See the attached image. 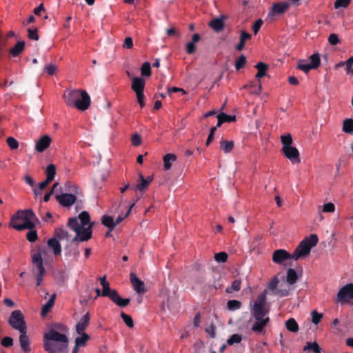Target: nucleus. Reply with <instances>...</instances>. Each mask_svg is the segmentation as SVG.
<instances>
[{"instance_id":"nucleus-11","label":"nucleus","mask_w":353,"mask_h":353,"mask_svg":"<svg viewBox=\"0 0 353 353\" xmlns=\"http://www.w3.org/2000/svg\"><path fill=\"white\" fill-rule=\"evenodd\" d=\"M31 262L34 268L37 269L36 274L37 285L39 286L43 281V277L46 274V269L43 266V261L40 257L39 253H31Z\"/></svg>"},{"instance_id":"nucleus-51","label":"nucleus","mask_w":353,"mask_h":353,"mask_svg":"<svg viewBox=\"0 0 353 353\" xmlns=\"http://www.w3.org/2000/svg\"><path fill=\"white\" fill-rule=\"evenodd\" d=\"M26 237H27V239L32 243V242H34L37 239V231L33 229H31V230H29V231L28 232L27 234H26Z\"/></svg>"},{"instance_id":"nucleus-45","label":"nucleus","mask_w":353,"mask_h":353,"mask_svg":"<svg viewBox=\"0 0 353 353\" xmlns=\"http://www.w3.org/2000/svg\"><path fill=\"white\" fill-rule=\"evenodd\" d=\"M121 317L126 324V325L129 327H132L134 326V323L132 317L128 314H126L125 312H121Z\"/></svg>"},{"instance_id":"nucleus-10","label":"nucleus","mask_w":353,"mask_h":353,"mask_svg":"<svg viewBox=\"0 0 353 353\" xmlns=\"http://www.w3.org/2000/svg\"><path fill=\"white\" fill-rule=\"evenodd\" d=\"M9 324L21 333L27 332L24 316L20 310L13 311L9 319Z\"/></svg>"},{"instance_id":"nucleus-54","label":"nucleus","mask_w":353,"mask_h":353,"mask_svg":"<svg viewBox=\"0 0 353 353\" xmlns=\"http://www.w3.org/2000/svg\"><path fill=\"white\" fill-rule=\"evenodd\" d=\"M328 42L330 45L336 46L339 43L340 40L336 34L332 33L328 37Z\"/></svg>"},{"instance_id":"nucleus-18","label":"nucleus","mask_w":353,"mask_h":353,"mask_svg":"<svg viewBox=\"0 0 353 353\" xmlns=\"http://www.w3.org/2000/svg\"><path fill=\"white\" fill-rule=\"evenodd\" d=\"M45 350L50 353H61L67 349L65 344L58 343L57 341L45 340Z\"/></svg>"},{"instance_id":"nucleus-19","label":"nucleus","mask_w":353,"mask_h":353,"mask_svg":"<svg viewBox=\"0 0 353 353\" xmlns=\"http://www.w3.org/2000/svg\"><path fill=\"white\" fill-rule=\"evenodd\" d=\"M52 143V139L51 137L48 135L45 134L42 137H41L35 143V150L38 152H44L49 146Z\"/></svg>"},{"instance_id":"nucleus-34","label":"nucleus","mask_w":353,"mask_h":353,"mask_svg":"<svg viewBox=\"0 0 353 353\" xmlns=\"http://www.w3.org/2000/svg\"><path fill=\"white\" fill-rule=\"evenodd\" d=\"M251 37V34L245 31H242L240 37V41L236 46V49L241 51L243 49L245 41Z\"/></svg>"},{"instance_id":"nucleus-20","label":"nucleus","mask_w":353,"mask_h":353,"mask_svg":"<svg viewBox=\"0 0 353 353\" xmlns=\"http://www.w3.org/2000/svg\"><path fill=\"white\" fill-rule=\"evenodd\" d=\"M292 259V254L285 250L279 249L273 252L272 261L277 264H281L283 262Z\"/></svg>"},{"instance_id":"nucleus-14","label":"nucleus","mask_w":353,"mask_h":353,"mask_svg":"<svg viewBox=\"0 0 353 353\" xmlns=\"http://www.w3.org/2000/svg\"><path fill=\"white\" fill-rule=\"evenodd\" d=\"M255 68L258 70L255 76V78L257 80V90L256 91H252V93L258 95L261 92V79L266 75L268 65L263 62H259L255 65Z\"/></svg>"},{"instance_id":"nucleus-25","label":"nucleus","mask_w":353,"mask_h":353,"mask_svg":"<svg viewBox=\"0 0 353 353\" xmlns=\"http://www.w3.org/2000/svg\"><path fill=\"white\" fill-rule=\"evenodd\" d=\"M19 343L24 352L28 353L30 351V339L27 336L26 332L21 333L19 336Z\"/></svg>"},{"instance_id":"nucleus-36","label":"nucleus","mask_w":353,"mask_h":353,"mask_svg":"<svg viewBox=\"0 0 353 353\" xmlns=\"http://www.w3.org/2000/svg\"><path fill=\"white\" fill-rule=\"evenodd\" d=\"M241 279H235L232 283L231 286L228 287L225 290L227 293H232L234 292H238L241 290Z\"/></svg>"},{"instance_id":"nucleus-46","label":"nucleus","mask_w":353,"mask_h":353,"mask_svg":"<svg viewBox=\"0 0 353 353\" xmlns=\"http://www.w3.org/2000/svg\"><path fill=\"white\" fill-rule=\"evenodd\" d=\"M351 2V0H336L334 2V8L339 9L341 8H347Z\"/></svg>"},{"instance_id":"nucleus-63","label":"nucleus","mask_w":353,"mask_h":353,"mask_svg":"<svg viewBox=\"0 0 353 353\" xmlns=\"http://www.w3.org/2000/svg\"><path fill=\"white\" fill-rule=\"evenodd\" d=\"M168 92L170 94L172 92H181L183 94H186V91L183 90V88H179L177 87H172L170 88H168Z\"/></svg>"},{"instance_id":"nucleus-7","label":"nucleus","mask_w":353,"mask_h":353,"mask_svg":"<svg viewBox=\"0 0 353 353\" xmlns=\"http://www.w3.org/2000/svg\"><path fill=\"white\" fill-rule=\"evenodd\" d=\"M321 64L320 54L318 52L310 55L307 59H299L296 61V68L305 73L311 70L316 69Z\"/></svg>"},{"instance_id":"nucleus-8","label":"nucleus","mask_w":353,"mask_h":353,"mask_svg":"<svg viewBox=\"0 0 353 353\" xmlns=\"http://www.w3.org/2000/svg\"><path fill=\"white\" fill-rule=\"evenodd\" d=\"M145 81L142 77H134L132 79L131 88L135 92L137 100L141 108L145 106L144 88Z\"/></svg>"},{"instance_id":"nucleus-29","label":"nucleus","mask_w":353,"mask_h":353,"mask_svg":"<svg viewBox=\"0 0 353 353\" xmlns=\"http://www.w3.org/2000/svg\"><path fill=\"white\" fill-rule=\"evenodd\" d=\"M25 48L24 41H18L13 48L10 50V54L13 57H17Z\"/></svg>"},{"instance_id":"nucleus-24","label":"nucleus","mask_w":353,"mask_h":353,"mask_svg":"<svg viewBox=\"0 0 353 353\" xmlns=\"http://www.w3.org/2000/svg\"><path fill=\"white\" fill-rule=\"evenodd\" d=\"M177 159V157L174 154L169 153L166 154L163 156V168L165 170H169L174 162H175Z\"/></svg>"},{"instance_id":"nucleus-40","label":"nucleus","mask_w":353,"mask_h":353,"mask_svg":"<svg viewBox=\"0 0 353 353\" xmlns=\"http://www.w3.org/2000/svg\"><path fill=\"white\" fill-rule=\"evenodd\" d=\"M307 350H312L315 353L321 352V348L319 347L316 342H307L306 346H305L303 348L304 351H306Z\"/></svg>"},{"instance_id":"nucleus-47","label":"nucleus","mask_w":353,"mask_h":353,"mask_svg":"<svg viewBox=\"0 0 353 353\" xmlns=\"http://www.w3.org/2000/svg\"><path fill=\"white\" fill-rule=\"evenodd\" d=\"M6 142L11 150L17 149L19 147V143H18L17 140L16 139H14V137H8Z\"/></svg>"},{"instance_id":"nucleus-31","label":"nucleus","mask_w":353,"mask_h":353,"mask_svg":"<svg viewBox=\"0 0 353 353\" xmlns=\"http://www.w3.org/2000/svg\"><path fill=\"white\" fill-rule=\"evenodd\" d=\"M210 26L215 31L219 32L223 30L224 23L222 19L216 18L210 22Z\"/></svg>"},{"instance_id":"nucleus-43","label":"nucleus","mask_w":353,"mask_h":353,"mask_svg":"<svg viewBox=\"0 0 353 353\" xmlns=\"http://www.w3.org/2000/svg\"><path fill=\"white\" fill-rule=\"evenodd\" d=\"M242 341V336L239 334H232L228 340L227 343L229 345H232L234 343H239Z\"/></svg>"},{"instance_id":"nucleus-9","label":"nucleus","mask_w":353,"mask_h":353,"mask_svg":"<svg viewBox=\"0 0 353 353\" xmlns=\"http://www.w3.org/2000/svg\"><path fill=\"white\" fill-rule=\"evenodd\" d=\"M102 287L103 290L101 292V296L109 297L110 299L115 304H117L118 306L123 307L127 306L130 303V299H122L118 294L117 290H112L110 288L109 284Z\"/></svg>"},{"instance_id":"nucleus-64","label":"nucleus","mask_w":353,"mask_h":353,"mask_svg":"<svg viewBox=\"0 0 353 353\" xmlns=\"http://www.w3.org/2000/svg\"><path fill=\"white\" fill-rule=\"evenodd\" d=\"M279 283V280L277 278H274V279H272L270 282V284H269V288L270 290H274L276 289L277 285Z\"/></svg>"},{"instance_id":"nucleus-60","label":"nucleus","mask_w":353,"mask_h":353,"mask_svg":"<svg viewBox=\"0 0 353 353\" xmlns=\"http://www.w3.org/2000/svg\"><path fill=\"white\" fill-rule=\"evenodd\" d=\"M205 332L210 336L212 338H215L216 336V327L214 324H211L210 327L205 328Z\"/></svg>"},{"instance_id":"nucleus-37","label":"nucleus","mask_w":353,"mask_h":353,"mask_svg":"<svg viewBox=\"0 0 353 353\" xmlns=\"http://www.w3.org/2000/svg\"><path fill=\"white\" fill-rule=\"evenodd\" d=\"M81 336H78L75 339V344L77 346L84 347L86 345V342L90 339V336L86 333L79 334Z\"/></svg>"},{"instance_id":"nucleus-15","label":"nucleus","mask_w":353,"mask_h":353,"mask_svg":"<svg viewBox=\"0 0 353 353\" xmlns=\"http://www.w3.org/2000/svg\"><path fill=\"white\" fill-rule=\"evenodd\" d=\"M316 244H299L292 254V259L298 260L307 256L311 252L312 248Z\"/></svg>"},{"instance_id":"nucleus-49","label":"nucleus","mask_w":353,"mask_h":353,"mask_svg":"<svg viewBox=\"0 0 353 353\" xmlns=\"http://www.w3.org/2000/svg\"><path fill=\"white\" fill-rule=\"evenodd\" d=\"M319 238L316 234H311L305 236L300 243H318Z\"/></svg>"},{"instance_id":"nucleus-6","label":"nucleus","mask_w":353,"mask_h":353,"mask_svg":"<svg viewBox=\"0 0 353 353\" xmlns=\"http://www.w3.org/2000/svg\"><path fill=\"white\" fill-rule=\"evenodd\" d=\"M31 253H39L40 257L43 260H46L52 252L54 255H60L61 252V244H42L41 245H36L32 246Z\"/></svg>"},{"instance_id":"nucleus-48","label":"nucleus","mask_w":353,"mask_h":353,"mask_svg":"<svg viewBox=\"0 0 353 353\" xmlns=\"http://www.w3.org/2000/svg\"><path fill=\"white\" fill-rule=\"evenodd\" d=\"M228 254L225 252H220L215 254V260L219 263H225L228 259Z\"/></svg>"},{"instance_id":"nucleus-33","label":"nucleus","mask_w":353,"mask_h":353,"mask_svg":"<svg viewBox=\"0 0 353 353\" xmlns=\"http://www.w3.org/2000/svg\"><path fill=\"white\" fill-rule=\"evenodd\" d=\"M297 279L298 275L296 272L292 268H289L287 272L286 281L290 285H293L296 282Z\"/></svg>"},{"instance_id":"nucleus-17","label":"nucleus","mask_w":353,"mask_h":353,"mask_svg":"<svg viewBox=\"0 0 353 353\" xmlns=\"http://www.w3.org/2000/svg\"><path fill=\"white\" fill-rule=\"evenodd\" d=\"M56 199L61 205L69 208L76 202L77 197L73 194L62 193L56 195Z\"/></svg>"},{"instance_id":"nucleus-42","label":"nucleus","mask_w":353,"mask_h":353,"mask_svg":"<svg viewBox=\"0 0 353 353\" xmlns=\"http://www.w3.org/2000/svg\"><path fill=\"white\" fill-rule=\"evenodd\" d=\"M345 63L346 74L347 75L353 76V57H350L345 61Z\"/></svg>"},{"instance_id":"nucleus-3","label":"nucleus","mask_w":353,"mask_h":353,"mask_svg":"<svg viewBox=\"0 0 353 353\" xmlns=\"http://www.w3.org/2000/svg\"><path fill=\"white\" fill-rule=\"evenodd\" d=\"M63 97L68 106L74 107L81 111L88 110L91 103L90 97L85 90H67Z\"/></svg>"},{"instance_id":"nucleus-27","label":"nucleus","mask_w":353,"mask_h":353,"mask_svg":"<svg viewBox=\"0 0 353 353\" xmlns=\"http://www.w3.org/2000/svg\"><path fill=\"white\" fill-rule=\"evenodd\" d=\"M54 300H55V294H52L50 298L48 299V301L45 303V305L43 306L41 314L43 316H45L50 310V309L53 307L54 304Z\"/></svg>"},{"instance_id":"nucleus-16","label":"nucleus","mask_w":353,"mask_h":353,"mask_svg":"<svg viewBox=\"0 0 353 353\" xmlns=\"http://www.w3.org/2000/svg\"><path fill=\"white\" fill-rule=\"evenodd\" d=\"M45 340L57 341L61 344H65L68 346V339L65 334L59 333L58 331L51 329L44 335Z\"/></svg>"},{"instance_id":"nucleus-44","label":"nucleus","mask_w":353,"mask_h":353,"mask_svg":"<svg viewBox=\"0 0 353 353\" xmlns=\"http://www.w3.org/2000/svg\"><path fill=\"white\" fill-rule=\"evenodd\" d=\"M246 63V57L242 54L235 61V68L239 70L243 68Z\"/></svg>"},{"instance_id":"nucleus-22","label":"nucleus","mask_w":353,"mask_h":353,"mask_svg":"<svg viewBox=\"0 0 353 353\" xmlns=\"http://www.w3.org/2000/svg\"><path fill=\"white\" fill-rule=\"evenodd\" d=\"M130 282L134 290L139 294H143L146 290L145 288L144 283L139 279L134 273L131 272L130 274Z\"/></svg>"},{"instance_id":"nucleus-26","label":"nucleus","mask_w":353,"mask_h":353,"mask_svg":"<svg viewBox=\"0 0 353 353\" xmlns=\"http://www.w3.org/2000/svg\"><path fill=\"white\" fill-rule=\"evenodd\" d=\"M221 150L225 153H230L234 149V141L221 140L219 142Z\"/></svg>"},{"instance_id":"nucleus-12","label":"nucleus","mask_w":353,"mask_h":353,"mask_svg":"<svg viewBox=\"0 0 353 353\" xmlns=\"http://www.w3.org/2000/svg\"><path fill=\"white\" fill-rule=\"evenodd\" d=\"M353 300V283H347L343 286L337 293L336 302L341 304Z\"/></svg>"},{"instance_id":"nucleus-35","label":"nucleus","mask_w":353,"mask_h":353,"mask_svg":"<svg viewBox=\"0 0 353 353\" xmlns=\"http://www.w3.org/2000/svg\"><path fill=\"white\" fill-rule=\"evenodd\" d=\"M285 327L288 330L292 332L295 333L299 331V325L293 318H290L285 322Z\"/></svg>"},{"instance_id":"nucleus-5","label":"nucleus","mask_w":353,"mask_h":353,"mask_svg":"<svg viewBox=\"0 0 353 353\" xmlns=\"http://www.w3.org/2000/svg\"><path fill=\"white\" fill-rule=\"evenodd\" d=\"M281 142L282 144L281 152L286 159L292 164H299L301 163L300 153L298 149L292 145L293 139L290 133H286L281 136Z\"/></svg>"},{"instance_id":"nucleus-58","label":"nucleus","mask_w":353,"mask_h":353,"mask_svg":"<svg viewBox=\"0 0 353 353\" xmlns=\"http://www.w3.org/2000/svg\"><path fill=\"white\" fill-rule=\"evenodd\" d=\"M1 345L6 347H10L13 345V339L10 336L4 337L1 341Z\"/></svg>"},{"instance_id":"nucleus-4","label":"nucleus","mask_w":353,"mask_h":353,"mask_svg":"<svg viewBox=\"0 0 353 353\" xmlns=\"http://www.w3.org/2000/svg\"><path fill=\"white\" fill-rule=\"evenodd\" d=\"M34 219V213L31 209L19 210L12 216L10 225L19 231L31 230L35 227Z\"/></svg>"},{"instance_id":"nucleus-28","label":"nucleus","mask_w":353,"mask_h":353,"mask_svg":"<svg viewBox=\"0 0 353 353\" xmlns=\"http://www.w3.org/2000/svg\"><path fill=\"white\" fill-rule=\"evenodd\" d=\"M217 119H218L217 126H221L223 123H225V122L230 123V122L235 121L234 116L228 115V114L223 113V112L218 114Z\"/></svg>"},{"instance_id":"nucleus-13","label":"nucleus","mask_w":353,"mask_h":353,"mask_svg":"<svg viewBox=\"0 0 353 353\" xmlns=\"http://www.w3.org/2000/svg\"><path fill=\"white\" fill-rule=\"evenodd\" d=\"M290 7V3L286 1H281L273 3L271 10L268 14V18L270 20H274V17L279 16L285 13Z\"/></svg>"},{"instance_id":"nucleus-53","label":"nucleus","mask_w":353,"mask_h":353,"mask_svg":"<svg viewBox=\"0 0 353 353\" xmlns=\"http://www.w3.org/2000/svg\"><path fill=\"white\" fill-rule=\"evenodd\" d=\"M335 211V205L333 203L329 202L325 203L323 206V212H334Z\"/></svg>"},{"instance_id":"nucleus-23","label":"nucleus","mask_w":353,"mask_h":353,"mask_svg":"<svg viewBox=\"0 0 353 353\" xmlns=\"http://www.w3.org/2000/svg\"><path fill=\"white\" fill-rule=\"evenodd\" d=\"M90 320V315L87 312L83 315L76 325V332L78 334L85 333V330L88 326Z\"/></svg>"},{"instance_id":"nucleus-62","label":"nucleus","mask_w":353,"mask_h":353,"mask_svg":"<svg viewBox=\"0 0 353 353\" xmlns=\"http://www.w3.org/2000/svg\"><path fill=\"white\" fill-rule=\"evenodd\" d=\"M123 47L126 49H131L133 47V41L131 37H126L124 40Z\"/></svg>"},{"instance_id":"nucleus-56","label":"nucleus","mask_w":353,"mask_h":353,"mask_svg":"<svg viewBox=\"0 0 353 353\" xmlns=\"http://www.w3.org/2000/svg\"><path fill=\"white\" fill-rule=\"evenodd\" d=\"M57 70V68L54 64H48L45 67V70L49 75H54Z\"/></svg>"},{"instance_id":"nucleus-55","label":"nucleus","mask_w":353,"mask_h":353,"mask_svg":"<svg viewBox=\"0 0 353 353\" xmlns=\"http://www.w3.org/2000/svg\"><path fill=\"white\" fill-rule=\"evenodd\" d=\"M263 23V21L261 19H259L256 21H255V22L254 23V24L252 25V27L254 34H256L258 33V32L260 30V28H261Z\"/></svg>"},{"instance_id":"nucleus-41","label":"nucleus","mask_w":353,"mask_h":353,"mask_svg":"<svg viewBox=\"0 0 353 353\" xmlns=\"http://www.w3.org/2000/svg\"><path fill=\"white\" fill-rule=\"evenodd\" d=\"M141 74L145 77L151 76V65L149 62L146 61L143 63L141 68Z\"/></svg>"},{"instance_id":"nucleus-59","label":"nucleus","mask_w":353,"mask_h":353,"mask_svg":"<svg viewBox=\"0 0 353 353\" xmlns=\"http://www.w3.org/2000/svg\"><path fill=\"white\" fill-rule=\"evenodd\" d=\"M132 143L134 146H139L141 143V137L138 134H134L132 137Z\"/></svg>"},{"instance_id":"nucleus-39","label":"nucleus","mask_w":353,"mask_h":353,"mask_svg":"<svg viewBox=\"0 0 353 353\" xmlns=\"http://www.w3.org/2000/svg\"><path fill=\"white\" fill-rule=\"evenodd\" d=\"M242 306V303L238 300H229L227 303V307L230 311L239 310Z\"/></svg>"},{"instance_id":"nucleus-21","label":"nucleus","mask_w":353,"mask_h":353,"mask_svg":"<svg viewBox=\"0 0 353 353\" xmlns=\"http://www.w3.org/2000/svg\"><path fill=\"white\" fill-rule=\"evenodd\" d=\"M139 181L136 185L132 186V189L136 192H145L152 181L153 179L152 176H148L147 178H145L142 174H139Z\"/></svg>"},{"instance_id":"nucleus-30","label":"nucleus","mask_w":353,"mask_h":353,"mask_svg":"<svg viewBox=\"0 0 353 353\" xmlns=\"http://www.w3.org/2000/svg\"><path fill=\"white\" fill-rule=\"evenodd\" d=\"M343 132L353 134V119H346L343 122Z\"/></svg>"},{"instance_id":"nucleus-50","label":"nucleus","mask_w":353,"mask_h":353,"mask_svg":"<svg viewBox=\"0 0 353 353\" xmlns=\"http://www.w3.org/2000/svg\"><path fill=\"white\" fill-rule=\"evenodd\" d=\"M66 188L69 191H71L77 194H80L81 193V188L77 186L76 184L68 182L66 185Z\"/></svg>"},{"instance_id":"nucleus-38","label":"nucleus","mask_w":353,"mask_h":353,"mask_svg":"<svg viewBox=\"0 0 353 353\" xmlns=\"http://www.w3.org/2000/svg\"><path fill=\"white\" fill-rule=\"evenodd\" d=\"M46 179L48 181H52L56 175V168L53 164H50L47 166L46 170Z\"/></svg>"},{"instance_id":"nucleus-32","label":"nucleus","mask_w":353,"mask_h":353,"mask_svg":"<svg viewBox=\"0 0 353 353\" xmlns=\"http://www.w3.org/2000/svg\"><path fill=\"white\" fill-rule=\"evenodd\" d=\"M101 222L103 225L108 228L110 230L117 225V223L114 222L113 217L111 216H103L101 219Z\"/></svg>"},{"instance_id":"nucleus-57","label":"nucleus","mask_w":353,"mask_h":353,"mask_svg":"<svg viewBox=\"0 0 353 353\" xmlns=\"http://www.w3.org/2000/svg\"><path fill=\"white\" fill-rule=\"evenodd\" d=\"M186 52L189 54H192L196 52L195 43L193 42H188L185 47Z\"/></svg>"},{"instance_id":"nucleus-1","label":"nucleus","mask_w":353,"mask_h":353,"mask_svg":"<svg viewBox=\"0 0 353 353\" xmlns=\"http://www.w3.org/2000/svg\"><path fill=\"white\" fill-rule=\"evenodd\" d=\"M68 227L74 232L70 234L63 228H57L54 236L48 239L47 243H59V241H88L92 237V224L90 223V216L87 211L81 212L78 217L70 218L68 222Z\"/></svg>"},{"instance_id":"nucleus-2","label":"nucleus","mask_w":353,"mask_h":353,"mask_svg":"<svg viewBox=\"0 0 353 353\" xmlns=\"http://www.w3.org/2000/svg\"><path fill=\"white\" fill-rule=\"evenodd\" d=\"M265 296L260 294L254 303L252 314L256 321L252 325V330L256 334H264L265 328L270 321V318L267 316L269 310L265 308Z\"/></svg>"},{"instance_id":"nucleus-61","label":"nucleus","mask_w":353,"mask_h":353,"mask_svg":"<svg viewBox=\"0 0 353 353\" xmlns=\"http://www.w3.org/2000/svg\"><path fill=\"white\" fill-rule=\"evenodd\" d=\"M28 38L32 40L37 41L39 39V35L37 34V29L31 30L28 29Z\"/></svg>"},{"instance_id":"nucleus-52","label":"nucleus","mask_w":353,"mask_h":353,"mask_svg":"<svg viewBox=\"0 0 353 353\" xmlns=\"http://www.w3.org/2000/svg\"><path fill=\"white\" fill-rule=\"evenodd\" d=\"M323 318V314L318 313L316 311H313L312 312V322L314 325H317L320 323L321 320Z\"/></svg>"}]
</instances>
